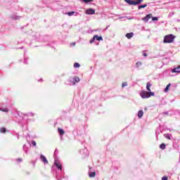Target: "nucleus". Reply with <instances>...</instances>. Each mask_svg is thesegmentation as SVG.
<instances>
[{
    "instance_id": "423d86ee",
    "label": "nucleus",
    "mask_w": 180,
    "mask_h": 180,
    "mask_svg": "<svg viewBox=\"0 0 180 180\" xmlns=\"http://www.w3.org/2000/svg\"><path fill=\"white\" fill-rule=\"evenodd\" d=\"M85 15H95V9L90 8L86 9L84 12Z\"/></svg>"
},
{
    "instance_id": "b1692460",
    "label": "nucleus",
    "mask_w": 180,
    "mask_h": 180,
    "mask_svg": "<svg viewBox=\"0 0 180 180\" xmlns=\"http://www.w3.org/2000/svg\"><path fill=\"white\" fill-rule=\"evenodd\" d=\"M166 147L167 146L165 145V143H162L160 145V148H161V150H165Z\"/></svg>"
},
{
    "instance_id": "f3484780",
    "label": "nucleus",
    "mask_w": 180,
    "mask_h": 180,
    "mask_svg": "<svg viewBox=\"0 0 180 180\" xmlns=\"http://www.w3.org/2000/svg\"><path fill=\"white\" fill-rule=\"evenodd\" d=\"M133 36H134V33L133 32L126 34V37L128 39H131V37H133Z\"/></svg>"
},
{
    "instance_id": "f704fd0d",
    "label": "nucleus",
    "mask_w": 180,
    "mask_h": 180,
    "mask_svg": "<svg viewBox=\"0 0 180 180\" xmlns=\"http://www.w3.org/2000/svg\"><path fill=\"white\" fill-rule=\"evenodd\" d=\"M153 22H155V20H158V17H152Z\"/></svg>"
},
{
    "instance_id": "393cba45",
    "label": "nucleus",
    "mask_w": 180,
    "mask_h": 180,
    "mask_svg": "<svg viewBox=\"0 0 180 180\" xmlns=\"http://www.w3.org/2000/svg\"><path fill=\"white\" fill-rule=\"evenodd\" d=\"M144 8H147V4H143V5L139 6L138 9H143Z\"/></svg>"
},
{
    "instance_id": "9d476101",
    "label": "nucleus",
    "mask_w": 180,
    "mask_h": 180,
    "mask_svg": "<svg viewBox=\"0 0 180 180\" xmlns=\"http://www.w3.org/2000/svg\"><path fill=\"white\" fill-rule=\"evenodd\" d=\"M40 160L44 164H49V160H47V158L44 155H40Z\"/></svg>"
},
{
    "instance_id": "9b49d317",
    "label": "nucleus",
    "mask_w": 180,
    "mask_h": 180,
    "mask_svg": "<svg viewBox=\"0 0 180 180\" xmlns=\"http://www.w3.org/2000/svg\"><path fill=\"white\" fill-rule=\"evenodd\" d=\"M58 134L60 135V140H63V135L65 134V131H64V129H63L61 128H58Z\"/></svg>"
},
{
    "instance_id": "f03ea898",
    "label": "nucleus",
    "mask_w": 180,
    "mask_h": 180,
    "mask_svg": "<svg viewBox=\"0 0 180 180\" xmlns=\"http://www.w3.org/2000/svg\"><path fill=\"white\" fill-rule=\"evenodd\" d=\"M175 39V36L174 34H170L165 36L164 39H163V43L167 44V43H173L174 39Z\"/></svg>"
},
{
    "instance_id": "f8f14e48",
    "label": "nucleus",
    "mask_w": 180,
    "mask_h": 180,
    "mask_svg": "<svg viewBox=\"0 0 180 180\" xmlns=\"http://www.w3.org/2000/svg\"><path fill=\"white\" fill-rule=\"evenodd\" d=\"M68 16H78V13L75 11H70L65 13Z\"/></svg>"
},
{
    "instance_id": "c9c22d12",
    "label": "nucleus",
    "mask_w": 180,
    "mask_h": 180,
    "mask_svg": "<svg viewBox=\"0 0 180 180\" xmlns=\"http://www.w3.org/2000/svg\"><path fill=\"white\" fill-rule=\"evenodd\" d=\"M174 13H170L169 14V17L168 18H171L172 16H174Z\"/></svg>"
},
{
    "instance_id": "4be33fe9",
    "label": "nucleus",
    "mask_w": 180,
    "mask_h": 180,
    "mask_svg": "<svg viewBox=\"0 0 180 180\" xmlns=\"http://www.w3.org/2000/svg\"><path fill=\"white\" fill-rule=\"evenodd\" d=\"M30 146H32V147H37V143H36V141H31V145Z\"/></svg>"
},
{
    "instance_id": "39448f33",
    "label": "nucleus",
    "mask_w": 180,
    "mask_h": 180,
    "mask_svg": "<svg viewBox=\"0 0 180 180\" xmlns=\"http://www.w3.org/2000/svg\"><path fill=\"white\" fill-rule=\"evenodd\" d=\"M140 96L143 99H147L150 98V95H148V91H141Z\"/></svg>"
},
{
    "instance_id": "4c0bfd02",
    "label": "nucleus",
    "mask_w": 180,
    "mask_h": 180,
    "mask_svg": "<svg viewBox=\"0 0 180 180\" xmlns=\"http://www.w3.org/2000/svg\"><path fill=\"white\" fill-rule=\"evenodd\" d=\"M162 180H168V177H167V176H163V177L162 178Z\"/></svg>"
},
{
    "instance_id": "f257e3e1",
    "label": "nucleus",
    "mask_w": 180,
    "mask_h": 180,
    "mask_svg": "<svg viewBox=\"0 0 180 180\" xmlns=\"http://www.w3.org/2000/svg\"><path fill=\"white\" fill-rule=\"evenodd\" d=\"M80 79L79 77L75 76V77H70L66 82L65 85H68L69 86H71L72 85H75V84H78L79 82Z\"/></svg>"
},
{
    "instance_id": "6ab92c4d",
    "label": "nucleus",
    "mask_w": 180,
    "mask_h": 180,
    "mask_svg": "<svg viewBox=\"0 0 180 180\" xmlns=\"http://www.w3.org/2000/svg\"><path fill=\"white\" fill-rule=\"evenodd\" d=\"M89 176L90 178H95V176H96V172H90L89 174Z\"/></svg>"
},
{
    "instance_id": "0eeeda50",
    "label": "nucleus",
    "mask_w": 180,
    "mask_h": 180,
    "mask_svg": "<svg viewBox=\"0 0 180 180\" xmlns=\"http://www.w3.org/2000/svg\"><path fill=\"white\" fill-rule=\"evenodd\" d=\"M26 117H34V112H27L22 114V119H26Z\"/></svg>"
},
{
    "instance_id": "5701e85b",
    "label": "nucleus",
    "mask_w": 180,
    "mask_h": 180,
    "mask_svg": "<svg viewBox=\"0 0 180 180\" xmlns=\"http://www.w3.org/2000/svg\"><path fill=\"white\" fill-rule=\"evenodd\" d=\"M169 86H171V83H169L167 86L165 87V92H168V91L169 90Z\"/></svg>"
},
{
    "instance_id": "6e6552de",
    "label": "nucleus",
    "mask_w": 180,
    "mask_h": 180,
    "mask_svg": "<svg viewBox=\"0 0 180 180\" xmlns=\"http://www.w3.org/2000/svg\"><path fill=\"white\" fill-rule=\"evenodd\" d=\"M152 18H153V14L149 13V14H147L144 18H143L142 20H143V22H146L147 23V22H148V20H150V19H151Z\"/></svg>"
},
{
    "instance_id": "bb28decb",
    "label": "nucleus",
    "mask_w": 180,
    "mask_h": 180,
    "mask_svg": "<svg viewBox=\"0 0 180 180\" xmlns=\"http://www.w3.org/2000/svg\"><path fill=\"white\" fill-rule=\"evenodd\" d=\"M165 139H167V140H171V134H165Z\"/></svg>"
},
{
    "instance_id": "473e14b6",
    "label": "nucleus",
    "mask_w": 180,
    "mask_h": 180,
    "mask_svg": "<svg viewBox=\"0 0 180 180\" xmlns=\"http://www.w3.org/2000/svg\"><path fill=\"white\" fill-rule=\"evenodd\" d=\"M148 94L150 96H150H154V92H153L151 91H148Z\"/></svg>"
},
{
    "instance_id": "1a4fd4ad",
    "label": "nucleus",
    "mask_w": 180,
    "mask_h": 180,
    "mask_svg": "<svg viewBox=\"0 0 180 180\" xmlns=\"http://www.w3.org/2000/svg\"><path fill=\"white\" fill-rule=\"evenodd\" d=\"M10 18L13 20H20V19H22V16L16 15V14L11 15Z\"/></svg>"
},
{
    "instance_id": "72a5a7b5",
    "label": "nucleus",
    "mask_w": 180,
    "mask_h": 180,
    "mask_svg": "<svg viewBox=\"0 0 180 180\" xmlns=\"http://www.w3.org/2000/svg\"><path fill=\"white\" fill-rule=\"evenodd\" d=\"M124 86H127V82H123L122 84V88H124Z\"/></svg>"
},
{
    "instance_id": "20e7f679",
    "label": "nucleus",
    "mask_w": 180,
    "mask_h": 180,
    "mask_svg": "<svg viewBox=\"0 0 180 180\" xmlns=\"http://www.w3.org/2000/svg\"><path fill=\"white\" fill-rule=\"evenodd\" d=\"M53 164L58 169H60V171H63V165H61V163H60V161H58V160L55 159Z\"/></svg>"
},
{
    "instance_id": "58836bf2",
    "label": "nucleus",
    "mask_w": 180,
    "mask_h": 180,
    "mask_svg": "<svg viewBox=\"0 0 180 180\" xmlns=\"http://www.w3.org/2000/svg\"><path fill=\"white\" fill-rule=\"evenodd\" d=\"M72 46H75V43H73V44H72Z\"/></svg>"
},
{
    "instance_id": "c85d7f7f",
    "label": "nucleus",
    "mask_w": 180,
    "mask_h": 180,
    "mask_svg": "<svg viewBox=\"0 0 180 180\" xmlns=\"http://www.w3.org/2000/svg\"><path fill=\"white\" fill-rule=\"evenodd\" d=\"M80 67H81V65H79V63H75L74 64V68H79Z\"/></svg>"
},
{
    "instance_id": "ddd939ff",
    "label": "nucleus",
    "mask_w": 180,
    "mask_h": 180,
    "mask_svg": "<svg viewBox=\"0 0 180 180\" xmlns=\"http://www.w3.org/2000/svg\"><path fill=\"white\" fill-rule=\"evenodd\" d=\"M172 72L173 73H177V74H180V65L177 66L176 68H174L172 70Z\"/></svg>"
},
{
    "instance_id": "412c9836",
    "label": "nucleus",
    "mask_w": 180,
    "mask_h": 180,
    "mask_svg": "<svg viewBox=\"0 0 180 180\" xmlns=\"http://www.w3.org/2000/svg\"><path fill=\"white\" fill-rule=\"evenodd\" d=\"M0 111L4 112L5 113H8V112H9V109H8L7 108H0Z\"/></svg>"
},
{
    "instance_id": "c756f323",
    "label": "nucleus",
    "mask_w": 180,
    "mask_h": 180,
    "mask_svg": "<svg viewBox=\"0 0 180 180\" xmlns=\"http://www.w3.org/2000/svg\"><path fill=\"white\" fill-rule=\"evenodd\" d=\"M96 40L95 35L93 37V38L89 41L90 44H92V43H94Z\"/></svg>"
},
{
    "instance_id": "aec40b11",
    "label": "nucleus",
    "mask_w": 180,
    "mask_h": 180,
    "mask_svg": "<svg viewBox=\"0 0 180 180\" xmlns=\"http://www.w3.org/2000/svg\"><path fill=\"white\" fill-rule=\"evenodd\" d=\"M151 87V83L148 82L146 84V89L148 91V92H150V91H151V89H150Z\"/></svg>"
},
{
    "instance_id": "2f4dec72",
    "label": "nucleus",
    "mask_w": 180,
    "mask_h": 180,
    "mask_svg": "<svg viewBox=\"0 0 180 180\" xmlns=\"http://www.w3.org/2000/svg\"><path fill=\"white\" fill-rule=\"evenodd\" d=\"M146 51H142V55L143 57H147L148 55L147 54V53H146Z\"/></svg>"
},
{
    "instance_id": "a878e982",
    "label": "nucleus",
    "mask_w": 180,
    "mask_h": 180,
    "mask_svg": "<svg viewBox=\"0 0 180 180\" xmlns=\"http://www.w3.org/2000/svg\"><path fill=\"white\" fill-rule=\"evenodd\" d=\"M0 133H6V128L5 127H1L0 129Z\"/></svg>"
},
{
    "instance_id": "a211bd4d",
    "label": "nucleus",
    "mask_w": 180,
    "mask_h": 180,
    "mask_svg": "<svg viewBox=\"0 0 180 180\" xmlns=\"http://www.w3.org/2000/svg\"><path fill=\"white\" fill-rule=\"evenodd\" d=\"M141 65H143V63L140 61L136 62V68H137L138 70L140 69V67H141Z\"/></svg>"
},
{
    "instance_id": "4468645a",
    "label": "nucleus",
    "mask_w": 180,
    "mask_h": 180,
    "mask_svg": "<svg viewBox=\"0 0 180 180\" xmlns=\"http://www.w3.org/2000/svg\"><path fill=\"white\" fill-rule=\"evenodd\" d=\"M22 150L25 151V154H29V148H27L26 144L23 145Z\"/></svg>"
},
{
    "instance_id": "cd10ccee",
    "label": "nucleus",
    "mask_w": 180,
    "mask_h": 180,
    "mask_svg": "<svg viewBox=\"0 0 180 180\" xmlns=\"http://www.w3.org/2000/svg\"><path fill=\"white\" fill-rule=\"evenodd\" d=\"M84 4H91L94 0H82Z\"/></svg>"
},
{
    "instance_id": "e433bc0d",
    "label": "nucleus",
    "mask_w": 180,
    "mask_h": 180,
    "mask_svg": "<svg viewBox=\"0 0 180 180\" xmlns=\"http://www.w3.org/2000/svg\"><path fill=\"white\" fill-rule=\"evenodd\" d=\"M17 161H18V162H22V158H18Z\"/></svg>"
},
{
    "instance_id": "7ed1b4c3",
    "label": "nucleus",
    "mask_w": 180,
    "mask_h": 180,
    "mask_svg": "<svg viewBox=\"0 0 180 180\" xmlns=\"http://www.w3.org/2000/svg\"><path fill=\"white\" fill-rule=\"evenodd\" d=\"M128 5H134L136 6V5H140L141 2H143V0H124Z\"/></svg>"
},
{
    "instance_id": "7c9ffc66",
    "label": "nucleus",
    "mask_w": 180,
    "mask_h": 180,
    "mask_svg": "<svg viewBox=\"0 0 180 180\" xmlns=\"http://www.w3.org/2000/svg\"><path fill=\"white\" fill-rule=\"evenodd\" d=\"M29 58H25L24 64H29Z\"/></svg>"
},
{
    "instance_id": "dca6fc26",
    "label": "nucleus",
    "mask_w": 180,
    "mask_h": 180,
    "mask_svg": "<svg viewBox=\"0 0 180 180\" xmlns=\"http://www.w3.org/2000/svg\"><path fill=\"white\" fill-rule=\"evenodd\" d=\"M143 115H144V112H143V110H141L138 112V117H139V119H141Z\"/></svg>"
},
{
    "instance_id": "2eb2a0df",
    "label": "nucleus",
    "mask_w": 180,
    "mask_h": 180,
    "mask_svg": "<svg viewBox=\"0 0 180 180\" xmlns=\"http://www.w3.org/2000/svg\"><path fill=\"white\" fill-rule=\"evenodd\" d=\"M94 39H96V40H97L98 41H103V38L102 37V36H98V35H94Z\"/></svg>"
}]
</instances>
